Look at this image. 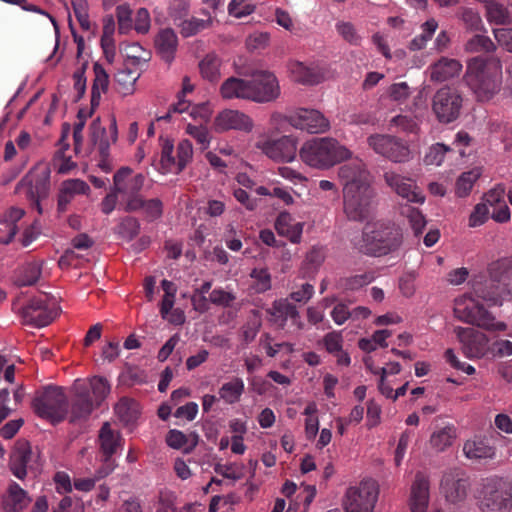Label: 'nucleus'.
Returning a JSON list of instances; mask_svg holds the SVG:
<instances>
[{
	"instance_id": "nucleus-2",
	"label": "nucleus",
	"mask_w": 512,
	"mask_h": 512,
	"mask_svg": "<svg viewBox=\"0 0 512 512\" xmlns=\"http://www.w3.org/2000/svg\"><path fill=\"white\" fill-rule=\"evenodd\" d=\"M111 391L108 380L102 376H94L89 382L77 379L72 386V395L68 401V416L71 423L89 418Z\"/></svg>"
},
{
	"instance_id": "nucleus-54",
	"label": "nucleus",
	"mask_w": 512,
	"mask_h": 512,
	"mask_svg": "<svg viewBox=\"0 0 512 512\" xmlns=\"http://www.w3.org/2000/svg\"><path fill=\"white\" fill-rule=\"evenodd\" d=\"M140 232V222L134 217H125L118 226V233L127 240L134 239Z\"/></svg>"
},
{
	"instance_id": "nucleus-9",
	"label": "nucleus",
	"mask_w": 512,
	"mask_h": 512,
	"mask_svg": "<svg viewBox=\"0 0 512 512\" xmlns=\"http://www.w3.org/2000/svg\"><path fill=\"white\" fill-rule=\"evenodd\" d=\"M463 97L454 88L445 86L436 91L432 98V111L436 119L442 124H449L457 120L461 114Z\"/></svg>"
},
{
	"instance_id": "nucleus-29",
	"label": "nucleus",
	"mask_w": 512,
	"mask_h": 512,
	"mask_svg": "<svg viewBox=\"0 0 512 512\" xmlns=\"http://www.w3.org/2000/svg\"><path fill=\"white\" fill-rule=\"evenodd\" d=\"M275 229L292 243H299L303 232V223L297 222L290 213L281 212L275 221Z\"/></svg>"
},
{
	"instance_id": "nucleus-28",
	"label": "nucleus",
	"mask_w": 512,
	"mask_h": 512,
	"mask_svg": "<svg viewBox=\"0 0 512 512\" xmlns=\"http://www.w3.org/2000/svg\"><path fill=\"white\" fill-rule=\"evenodd\" d=\"M126 212H138L142 211L145 218L152 222L162 217L163 214V202L159 198L144 199L143 196L140 199H132L127 205H125Z\"/></svg>"
},
{
	"instance_id": "nucleus-22",
	"label": "nucleus",
	"mask_w": 512,
	"mask_h": 512,
	"mask_svg": "<svg viewBox=\"0 0 512 512\" xmlns=\"http://www.w3.org/2000/svg\"><path fill=\"white\" fill-rule=\"evenodd\" d=\"M214 124L219 131L239 130L251 132L253 129L252 119L247 114L233 109L221 111L216 116Z\"/></svg>"
},
{
	"instance_id": "nucleus-5",
	"label": "nucleus",
	"mask_w": 512,
	"mask_h": 512,
	"mask_svg": "<svg viewBox=\"0 0 512 512\" xmlns=\"http://www.w3.org/2000/svg\"><path fill=\"white\" fill-rule=\"evenodd\" d=\"M32 408L35 414L52 424L64 421L68 417V398L62 387L46 385L35 391Z\"/></svg>"
},
{
	"instance_id": "nucleus-44",
	"label": "nucleus",
	"mask_w": 512,
	"mask_h": 512,
	"mask_svg": "<svg viewBox=\"0 0 512 512\" xmlns=\"http://www.w3.org/2000/svg\"><path fill=\"white\" fill-rule=\"evenodd\" d=\"M401 214L407 218L414 235L416 237L420 236L427 224L422 212L411 205H404L401 208Z\"/></svg>"
},
{
	"instance_id": "nucleus-33",
	"label": "nucleus",
	"mask_w": 512,
	"mask_h": 512,
	"mask_svg": "<svg viewBox=\"0 0 512 512\" xmlns=\"http://www.w3.org/2000/svg\"><path fill=\"white\" fill-rule=\"evenodd\" d=\"M42 274V263L31 261L23 264L15 273L14 283L18 287L32 286L38 282Z\"/></svg>"
},
{
	"instance_id": "nucleus-4",
	"label": "nucleus",
	"mask_w": 512,
	"mask_h": 512,
	"mask_svg": "<svg viewBox=\"0 0 512 512\" xmlns=\"http://www.w3.org/2000/svg\"><path fill=\"white\" fill-rule=\"evenodd\" d=\"M301 160L314 168L327 169L351 157V152L336 139L313 138L306 141L299 151Z\"/></svg>"
},
{
	"instance_id": "nucleus-48",
	"label": "nucleus",
	"mask_w": 512,
	"mask_h": 512,
	"mask_svg": "<svg viewBox=\"0 0 512 512\" xmlns=\"http://www.w3.org/2000/svg\"><path fill=\"white\" fill-rule=\"evenodd\" d=\"M24 211L20 208H11L4 214L0 220V230H6L8 233V241H10L17 233V222L23 217Z\"/></svg>"
},
{
	"instance_id": "nucleus-15",
	"label": "nucleus",
	"mask_w": 512,
	"mask_h": 512,
	"mask_svg": "<svg viewBox=\"0 0 512 512\" xmlns=\"http://www.w3.org/2000/svg\"><path fill=\"white\" fill-rule=\"evenodd\" d=\"M289 124L296 129L311 134L324 133L330 128L329 120L318 110L300 108L287 117Z\"/></svg>"
},
{
	"instance_id": "nucleus-64",
	"label": "nucleus",
	"mask_w": 512,
	"mask_h": 512,
	"mask_svg": "<svg viewBox=\"0 0 512 512\" xmlns=\"http://www.w3.org/2000/svg\"><path fill=\"white\" fill-rule=\"evenodd\" d=\"M504 196L505 186L503 184H498L484 195V203H486L487 206L489 205L494 208L505 202Z\"/></svg>"
},
{
	"instance_id": "nucleus-14",
	"label": "nucleus",
	"mask_w": 512,
	"mask_h": 512,
	"mask_svg": "<svg viewBox=\"0 0 512 512\" xmlns=\"http://www.w3.org/2000/svg\"><path fill=\"white\" fill-rule=\"evenodd\" d=\"M280 96L276 76L268 71H257L249 80V100L258 103L275 101Z\"/></svg>"
},
{
	"instance_id": "nucleus-50",
	"label": "nucleus",
	"mask_w": 512,
	"mask_h": 512,
	"mask_svg": "<svg viewBox=\"0 0 512 512\" xmlns=\"http://www.w3.org/2000/svg\"><path fill=\"white\" fill-rule=\"evenodd\" d=\"M478 177L479 173L476 171H468L462 173L456 181V195L458 197H466L469 195Z\"/></svg>"
},
{
	"instance_id": "nucleus-11",
	"label": "nucleus",
	"mask_w": 512,
	"mask_h": 512,
	"mask_svg": "<svg viewBox=\"0 0 512 512\" xmlns=\"http://www.w3.org/2000/svg\"><path fill=\"white\" fill-rule=\"evenodd\" d=\"M378 485L372 479L363 480L346 492V512H373L378 499Z\"/></svg>"
},
{
	"instance_id": "nucleus-31",
	"label": "nucleus",
	"mask_w": 512,
	"mask_h": 512,
	"mask_svg": "<svg viewBox=\"0 0 512 512\" xmlns=\"http://www.w3.org/2000/svg\"><path fill=\"white\" fill-rule=\"evenodd\" d=\"M157 53L166 62L171 63L178 46V38L174 30L166 28L161 30L155 39Z\"/></svg>"
},
{
	"instance_id": "nucleus-7",
	"label": "nucleus",
	"mask_w": 512,
	"mask_h": 512,
	"mask_svg": "<svg viewBox=\"0 0 512 512\" xmlns=\"http://www.w3.org/2000/svg\"><path fill=\"white\" fill-rule=\"evenodd\" d=\"M479 508L482 512H511L512 485L497 479H486L479 492Z\"/></svg>"
},
{
	"instance_id": "nucleus-42",
	"label": "nucleus",
	"mask_w": 512,
	"mask_h": 512,
	"mask_svg": "<svg viewBox=\"0 0 512 512\" xmlns=\"http://www.w3.org/2000/svg\"><path fill=\"white\" fill-rule=\"evenodd\" d=\"M115 413L122 422L133 423L139 416V404L134 399L122 397L115 405Z\"/></svg>"
},
{
	"instance_id": "nucleus-17",
	"label": "nucleus",
	"mask_w": 512,
	"mask_h": 512,
	"mask_svg": "<svg viewBox=\"0 0 512 512\" xmlns=\"http://www.w3.org/2000/svg\"><path fill=\"white\" fill-rule=\"evenodd\" d=\"M114 189L118 194H121L125 199V205L132 201V199H140L141 189L144 186L145 177L143 174H136L132 176V169L129 167H122L113 177Z\"/></svg>"
},
{
	"instance_id": "nucleus-10",
	"label": "nucleus",
	"mask_w": 512,
	"mask_h": 512,
	"mask_svg": "<svg viewBox=\"0 0 512 512\" xmlns=\"http://www.w3.org/2000/svg\"><path fill=\"white\" fill-rule=\"evenodd\" d=\"M58 315V307L55 300L47 294L33 297L22 308L24 321L34 327L49 325Z\"/></svg>"
},
{
	"instance_id": "nucleus-20",
	"label": "nucleus",
	"mask_w": 512,
	"mask_h": 512,
	"mask_svg": "<svg viewBox=\"0 0 512 512\" xmlns=\"http://www.w3.org/2000/svg\"><path fill=\"white\" fill-rule=\"evenodd\" d=\"M258 147L266 156L275 161L291 162L296 158L297 141L293 136L264 141Z\"/></svg>"
},
{
	"instance_id": "nucleus-1",
	"label": "nucleus",
	"mask_w": 512,
	"mask_h": 512,
	"mask_svg": "<svg viewBox=\"0 0 512 512\" xmlns=\"http://www.w3.org/2000/svg\"><path fill=\"white\" fill-rule=\"evenodd\" d=\"M464 82L479 101L492 98L501 87L502 65L494 56H476L467 63Z\"/></svg>"
},
{
	"instance_id": "nucleus-27",
	"label": "nucleus",
	"mask_w": 512,
	"mask_h": 512,
	"mask_svg": "<svg viewBox=\"0 0 512 512\" xmlns=\"http://www.w3.org/2000/svg\"><path fill=\"white\" fill-rule=\"evenodd\" d=\"M457 438V428L452 423H436L430 436V446L437 452H443L451 447Z\"/></svg>"
},
{
	"instance_id": "nucleus-52",
	"label": "nucleus",
	"mask_w": 512,
	"mask_h": 512,
	"mask_svg": "<svg viewBox=\"0 0 512 512\" xmlns=\"http://www.w3.org/2000/svg\"><path fill=\"white\" fill-rule=\"evenodd\" d=\"M389 125L404 133L417 134L419 131V125L415 117L409 115H397L390 120Z\"/></svg>"
},
{
	"instance_id": "nucleus-32",
	"label": "nucleus",
	"mask_w": 512,
	"mask_h": 512,
	"mask_svg": "<svg viewBox=\"0 0 512 512\" xmlns=\"http://www.w3.org/2000/svg\"><path fill=\"white\" fill-rule=\"evenodd\" d=\"M31 502L27 492L16 482H12L8 488V494L3 501L6 512H21Z\"/></svg>"
},
{
	"instance_id": "nucleus-41",
	"label": "nucleus",
	"mask_w": 512,
	"mask_h": 512,
	"mask_svg": "<svg viewBox=\"0 0 512 512\" xmlns=\"http://www.w3.org/2000/svg\"><path fill=\"white\" fill-rule=\"evenodd\" d=\"M245 390L244 381L234 377L231 381L224 383L219 389V397L227 404L237 403Z\"/></svg>"
},
{
	"instance_id": "nucleus-40",
	"label": "nucleus",
	"mask_w": 512,
	"mask_h": 512,
	"mask_svg": "<svg viewBox=\"0 0 512 512\" xmlns=\"http://www.w3.org/2000/svg\"><path fill=\"white\" fill-rule=\"evenodd\" d=\"M289 69L296 82L307 85H314L320 82V74L315 71V69L306 66L302 62H291Z\"/></svg>"
},
{
	"instance_id": "nucleus-18",
	"label": "nucleus",
	"mask_w": 512,
	"mask_h": 512,
	"mask_svg": "<svg viewBox=\"0 0 512 512\" xmlns=\"http://www.w3.org/2000/svg\"><path fill=\"white\" fill-rule=\"evenodd\" d=\"M385 184L398 196L411 203H424L425 197L411 178L405 177L396 171L387 170L383 174Z\"/></svg>"
},
{
	"instance_id": "nucleus-38",
	"label": "nucleus",
	"mask_w": 512,
	"mask_h": 512,
	"mask_svg": "<svg viewBox=\"0 0 512 512\" xmlns=\"http://www.w3.org/2000/svg\"><path fill=\"white\" fill-rule=\"evenodd\" d=\"M489 275L493 282H497L508 289L512 280V258H503L489 267Z\"/></svg>"
},
{
	"instance_id": "nucleus-23",
	"label": "nucleus",
	"mask_w": 512,
	"mask_h": 512,
	"mask_svg": "<svg viewBox=\"0 0 512 512\" xmlns=\"http://www.w3.org/2000/svg\"><path fill=\"white\" fill-rule=\"evenodd\" d=\"M339 177L345 182L344 188L353 185L357 190L371 188L369 172L362 161H352L339 168Z\"/></svg>"
},
{
	"instance_id": "nucleus-45",
	"label": "nucleus",
	"mask_w": 512,
	"mask_h": 512,
	"mask_svg": "<svg viewBox=\"0 0 512 512\" xmlns=\"http://www.w3.org/2000/svg\"><path fill=\"white\" fill-rule=\"evenodd\" d=\"M438 28V22L434 19H428L421 25L422 32L415 36L410 42L409 48L413 51L421 50L426 47L427 42L432 38Z\"/></svg>"
},
{
	"instance_id": "nucleus-63",
	"label": "nucleus",
	"mask_w": 512,
	"mask_h": 512,
	"mask_svg": "<svg viewBox=\"0 0 512 512\" xmlns=\"http://www.w3.org/2000/svg\"><path fill=\"white\" fill-rule=\"evenodd\" d=\"M66 192L71 193L74 197L76 195H84L90 191L88 184L80 179H69L61 184Z\"/></svg>"
},
{
	"instance_id": "nucleus-39",
	"label": "nucleus",
	"mask_w": 512,
	"mask_h": 512,
	"mask_svg": "<svg viewBox=\"0 0 512 512\" xmlns=\"http://www.w3.org/2000/svg\"><path fill=\"white\" fill-rule=\"evenodd\" d=\"M90 142L95 146L99 155H107L110 149V140L105 127L101 125L100 118L92 121L89 127Z\"/></svg>"
},
{
	"instance_id": "nucleus-6",
	"label": "nucleus",
	"mask_w": 512,
	"mask_h": 512,
	"mask_svg": "<svg viewBox=\"0 0 512 512\" xmlns=\"http://www.w3.org/2000/svg\"><path fill=\"white\" fill-rule=\"evenodd\" d=\"M454 315L463 322L486 330L503 331L506 329L505 323L496 322L494 316L470 296L464 295L455 300Z\"/></svg>"
},
{
	"instance_id": "nucleus-56",
	"label": "nucleus",
	"mask_w": 512,
	"mask_h": 512,
	"mask_svg": "<svg viewBox=\"0 0 512 512\" xmlns=\"http://www.w3.org/2000/svg\"><path fill=\"white\" fill-rule=\"evenodd\" d=\"M336 31L345 41L352 45H359L361 42V37L351 22H337Z\"/></svg>"
},
{
	"instance_id": "nucleus-12",
	"label": "nucleus",
	"mask_w": 512,
	"mask_h": 512,
	"mask_svg": "<svg viewBox=\"0 0 512 512\" xmlns=\"http://www.w3.org/2000/svg\"><path fill=\"white\" fill-rule=\"evenodd\" d=\"M344 212L353 221H362L369 216L374 192L372 188L357 190L350 185L343 189Z\"/></svg>"
},
{
	"instance_id": "nucleus-37",
	"label": "nucleus",
	"mask_w": 512,
	"mask_h": 512,
	"mask_svg": "<svg viewBox=\"0 0 512 512\" xmlns=\"http://www.w3.org/2000/svg\"><path fill=\"white\" fill-rule=\"evenodd\" d=\"M94 81L91 89V104L98 107L102 93H106L109 85V76L103 66L99 63L93 65Z\"/></svg>"
},
{
	"instance_id": "nucleus-21",
	"label": "nucleus",
	"mask_w": 512,
	"mask_h": 512,
	"mask_svg": "<svg viewBox=\"0 0 512 512\" xmlns=\"http://www.w3.org/2000/svg\"><path fill=\"white\" fill-rule=\"evenodd\" d=\"M267 313L271 316V321L280 328H284L288 320H291L292 325L298 330H302L304 327L299 311L288 299L275 300L271 308L267 309Z\"/></svg>"
},
{
	"instance_id": "nucleus-46",
	"label": "nucleus",
	"mask_w": 512,
	"mask_h": 512,
	"mask_svg": "<svg viewBox=\"0 0 512 512\" xmlns=\"http://www.w3.org/2000/svg\"><path fill=\"white\" fill-rule=\"evenodd\" d=\"M486 15L489 22L497 25H505L510 22V13L507 7L496 1L486 3Z\"/></svg>"
},
{
	"instance_id": "nucleus-51",
	"label": "nucleus",
	"mask_w": 512,
	"mask_h": 512,
	"mask_svg": "<svg viewBox=\"0 0 512 512\" xmlns=\"http://www.w3.org/2000/svg\"><path fill=\"white\" fill-rule=\"evenodd\" d=\"M250 277L254 280L253 288L257 293H264L271 289V274L267 268H254Z\"/></svg>"
},
{
	"instance_id": "nucleus-57",
	"label": "nucleus",
	"mask_w": 512,
	"mask_h": 512,
	"mask_svg": "<svg viewBox=\"0 0 512 512\" xmlns=\"http://www.w3.org/2000/svg\"><path fill=\"white\" fill-rule=\"evenodd\" d=\"M186 133L193 137L197 143L201 145L202 149L208 148L210 144V135L205 126L188 124L186 126Z\"/></svg>"
},
{
	"instance_id": "nucleus-55",
	"label": "nucleus",
	"mask_w": 512,
	"mask_h": 512,
	"mask_svg": "<svg viewBox=\"0 0 512 512\" xmlns=\"http://www.w3.org/2000/svg\"><path fill=\"white\" fill-rule=\"evenodd\" d=\"M461 20L465 27L471 31H480L483 28V21L477 11L472 8H462L460 12Z\"/></svg>"
},
{
	"instance_id": "nucleus-3",
	"label": "nucleus",
	"mask_w": 512,
	"mask_h": 512,
	"mask_svg": "<svg viewBox=\"0 0 512 512\" xmlns=\"http://www.w3.org/2000/svg\"><path fill=\"white\" fill-rule=\"evenodd\" d=\"M403 242L399 227L383 222L367 223L361 236L352 239L353 248L359 253L381 257L398 250Z\"/></svg>"
},
{
	"instance_id": "nucleus-8",
	"label": "nucleus",
	"mask_w": 512,
	"mask_h": 512,
	"mask_svg": "<svg viewBox=\"0 0 512 512\" xmlns=\"http://www.w3.org/2000/svg\"><path fill=\"white\" fill-rule=\"evenodd\" d=\"M367 145L376 154L394 163H405L411 159L408 143L389 134H372L367 137Z\"/></svg>"
},
{
	"instance_id": "nucleus-60",
	"label": "nucleus",
	"mask_w": 512,
	"mask_h": 512,
	"mask_svg": "<svg viewBox=\"0 0 512 512\" xmlns=\"http://www.w3.org/2000/svg\"><path fill=\"white\" fill-rule=\"evenodd\" d=\"M208 21L198 18H191L190 20L183 21L181 25V33L184 37H190L197 34L199 31L208 26Z\"/></svg>"
},
{
	"instance_id": "nucleus-58",
	"label": "nucleus",
	"mask_w": 512,
	"mask_h": 512,
	"mask_svg": "<svg viewBox=\"0 0 512 512\" xmlns=\"http://www.w3.org/2000/svg\"><path fill=\"white\" fill-rule=\"evenodd\" d=\"M255 6L248 0H231L228 5L230 15L241 18L254 12Z\"/></svg>"
},
{
	"instance_id": "nucleus-24",
	"label": "nucleus",
	"mask_w": 512,
	"mask_h": 512,
	"mask_svg": "<svg viewBox=\"0 0 512 512\" xmlns=\"http://www.w3.org/2000/svg\"><path fill=\"white\" fill-rule=\"evenodd\" d=\"M33 457L32 448L27 441H17L10 455L9 467L15 477L23 480L27 475Z\"/></svg>"
},
{
	"instance_id": "nucleus-62",
	"label": "nucleus",
	"mask_w": 512,
	"mask_h": 512,
	"mask_svg": "<svg viewBox=\"0 0 512 512\" xmlns=\"http://www.w3.org/2000/svg\"><path fill=\"white\" fill-rule=\"evenodd\" d=\"M235 296L223 290L222 288H216L212 290V292L209 295L210 303L222 306V307H229L232 302L235 300Z\"/></svg>"
},
{
	"instance_id": "nucleus-59",
	"label": "nucleus",
	"mask_w": 512,
	"mask_h": 512,
	"mask_svg": "<svg viewBox=\"0 0 512 512\" xmlns=\"http://www.w3.org/2000/svg\"><path fill=\"white\" fill-rule=\"evenodd\" d=\"M323 344L329 354L333 355L339 352L342 350L343 346V337L341 332L332 331L327 333L323 338Z\"/></svg>"
},
{
	"instance_id": "nucleus-16",
	"label": "nucleus",
	"mask_w": 512,
	"mask_h": 512,
	"mask_svg": "<svg viewBox=\"0 0 512 512\" xmlns=\"http://www.w3.org/2000/svg\"><path fill=\"white\" fill-rule=\"evenodd\" d=\"M469 486L468 478L462 471L451 469L444 473L440 490L448 502L456 504L466 499Z\"/></svg>"
},
{
	"instance_id": "nucleus-49",
	"label": "nucleus",
	"mask_w": 512,
	"mask_h": 512,
	"mask_svg": "<svg viewBox=\"0 0 512 512\" xmlns=\"http://www.w3.org/2000/svg\"><path fill=\"white\" fill-rule=\"evenodd\" d=\"M496 49L493 41L485 35L476 34L465 44V50L470 53L485 52L490 53Z\"/></svg>"
},
{
	"instance_id": "nucleus-19",
	"label": "nucleus",
	"mask_w": 512,
	"mask_h": 512,
	"mask_svg": "<svg viewBox=\"0 0 512 512\" xmlns=\"http://www.w3.org/2000/svg\"><path fill=\"white\" fill-rule=\"evenodd\" d=\"M455 332L462 344L463 353L468 358H481L490 350L487 336L473 328H455Z\"/></svg>"
},
{
	"instance_id": "nucleus-34",
	"label": "nucleus",
	"mask_w": 512,
	"mask_h": 512,
	"mask_svg": "<svg viewBox=\"0 0 512 512\" xmlns=\"http://www.w3.org/2000/svg\"><path fill=\"white\" fill-rule=\"evenodd\" d=\"M220 94L227 100L235 98L249 100V80L230 77L221 85Z\"/></svg>"
},
{
	"instance_id": "nucleus-36",
	"label": "nucleus",
	"mask_w": 512,
	"mask_h": 512,
	"mask_svg": "<svg viewBox=\"0 0 512 512\" xmlns=\"http://www.w3.org/2000/svg\"><path fill=\"white\" fill-rule=\"evenodd\" d=\"M98 442L100 446V454L113 456L117 448L120 446L121 437L115 433L109 423H104L100 429Z\"/></svg>"
},
{
	"instance_id": "nucleus-47",
	"label": "nucleus",
	"mask_w": 512,
	"mask_h": 512,
	"mask_svg": "<svg viewBox=\"0 0 512 512\" xmlns=\"http://www.w3.org/2000/svg\"><path fill=\"white\" fill-rule=\"evenodd\" d=\"M139 78V73L128 68L119 70L115 75L116 84L123 95L132 94L134 85Z\"/></svg>"
},
{
	"instance_id": "nucleus-53",
	"label": "nucleus",
	"mask_w": 512,
	"mask_h": 512,
	"mask_svg": "<svg viewBox=\"0 0 512 512\" xmlns=\"http://www.w3.org/2000/svg\"><path fill=\"white\" fill-rule=\"evenodd\" d=\"M450 147L436 143L432 145L424 156V163L426 165H441L444 161L445 154L450 151Z\"/></svg>"
},
{
	"instance_id": "nucleus-30",
	"label": "nucleus",
	"mask_w": 512,
	"mask_h": 512,
	"mask_svg": "<svg viewBox=\"0 0 512 512\" xmlns=\"http://www.w3.org/2000/svg\"><path fill=\"white\" fill-rule=\"evenodd\" d=\"M463 453L472 460L493 459L496 455V448L486 438L475 437L464 443Z\"/></svg>"
},
{
	"instance_id": "nucleus-25",
	"label": "nucleus",
	"mask_w": 512,
	"mask_h": 512,
	"mask_svg": "<svg viewBox=\"0 0 512 512\" xmlns=\"http://www.w3.org/2000/svg\"><path fill=\"white\" fill-rule=\"evenodd\" d=\"M430 483L428 477L422 472L415 475L411 486L409 506L411 512H426L429 505Z\"/></svg>"
},
{
	"instance_id": "nucleus-35",
	"label": "nucleus",
	"mask_w": 512,
	"mask_h": 512,
	"mask_svg": "<svg viewBox=\"0 0 512 512\" xmlns=\"http://www.w3.org/2000/svg\"><path fill=\"white\" fill-rule=\"evenodd\" d=\"M474 291L478 297L489 302L491 305H501L503 295L508 292V289L490 279L485 285H476Z\"/></svg>"
},
{
	"instance_id": "nucleus-13",
	"label": "nucleus",
	"mask_w": 512,
	"mask_h": 512,
	"mask_svg": "<svg viewBox=\"0 0 512 512\" xmlns=\"http://www.w3.org/2000/svg\"><path fill=\"white\" fill-rule=\"evenodd\" d=\"M173 152V142L166 139L161 149V165L166 171L179 174L192 161V143L187 139L181 140L176 148V156Z\"/></svg>"
},
{
	"instance_id": "nucleus-43",
	"label": "nucleus",
	"mask_w": 512,
	"mask_h": 512,
	"mask_svg": "<svg viewBox=\"0 0 512 512\" xmlns=\"http://www.w3.org/2000/svg\"><path fill=\"white\" fill-rule=\"evenodd\" d=\"M221 59L213 54H207L199 63L202 77L210 82L217 81L220 77Z\"/></svg>"
},
{
	"instance_id": "nucleus-61",
	"label": "nucleus",
	"mask_w": 512,
	"mask_h": 512,
	"mask_svg": "<svg viewBox=\"0 0 512 512\" xmlns=\"http://www.w3.org/2000/svg\"><path fill=\"white\" fill-rule=\"evenodd\" d=\"M375 279V273L372 271L356 274L346 280V287L351 290H357L370 284Z\"/></svg>"
},
{
	"instance_id": "nucleus-26",
	"label": "nucleus",
	"mask_w": 512,
	"mask_h": 512,
	"mask_svg": "<svg viewBox=\"0 0 512 512\" xmlns=\"http://www.w3.org/2000/svg\"><path fill=\"white\" fill-rule=\"evenodd\" d=\"M462 70V64L452 58L441 57L429 67L430 80L442 83L457 77Z\"/></svg>"
}]
</instances>
